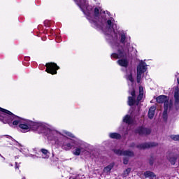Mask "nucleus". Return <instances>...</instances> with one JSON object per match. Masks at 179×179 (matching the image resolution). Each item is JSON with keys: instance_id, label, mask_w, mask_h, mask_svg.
Segmentation results:
<instances>
[{"instance_id": "f257e3e1", "label": "nucleus", "mask_w": 179, "mask_h": 179, "mask_svg": "<svg viewBox=\"0 0 179 179\" xmlns=\"http://www.w3.org/2000/svg\"><path fill=\"white\" fill-rule=\"evenodd\" d=\"M83 12L86 15L87 19L91 23L93 27L96 29H101L103 30L105 34L108 36L106 38L110 39V36L113 38V41L118 40V34L115 31L116 24H114V18L110 17L107 20V15H106V11H100V8H95L89 6L87 0H74Z\"/></svg>"}, {"instance_id": "f03ea898", "label": "nucleus", "mask_w": 179, "mask_h": 179, "mask_svg": "<svg viewBox=\"0 0 179 179\" xmlns=\"http://www.w3.org/2000/svg\"><path fill=\"white\" fill-rule=\"evenodd\" d=\"M0 121L3 124H8L10 127L18 125L21 132L24 134L30 131H35L38 134H44L48 131V124H47L23 119L2 108H0Z\"/></svg>"}, {"instance_id": "7ed1b4c3", "label": "nucleus", "mask_w": 179, "mask_h": 179, "mask_svg": "<svg viewBox=\"0 0 179 179\" xmlns=\"http://www.w3.org/2000/svg\"><path fill=\"white\" fill-rule=\"evenodd\" d=\"M74 147V150L72 151L74 156H80L83 153L86 152L87 149V144L82 140H72L71 138H66L65 141L62 145V149L63 150H71Z\"/></svg>"}, {"instance_id": "20e7f679", "label": "nucleus", "mask_w": 179, "mask_h": 179, "mask_svg": "<svg viewBox=\"0 0 179 179\" xmlns=\"http://www.w3.org/2000/svg\"><path fill=\"white\" fill-rule=\"evenodd\" d=\"M128 50L125 51L118 50L117 53H113L111 55V58H115V59H119V60H117L118 65H120V66L127 68V66H128V64H129L128 59H127V55H128Z\"/></svg>"}, {"instance_id": "39448f33", "label": "nucleus", "mask_w": 179, "mask_h": 179, "mask_svg": "<svg viewBox=\"0 0 179 179\" xmlns=\"http://www.w3.org/2000/svg\"><path fill=\"white\" fill-rule=\"evenodd\" d=\"M126 79L129 80V85H131L129 93L131 96L128 97V104L129 106H134V104H138L136 101H135V89L134 88V78H132V74L126 76Z\"/></svg>"}, {"instance_id": "423d86ee", "label": "nucleus", "mask_w": 179, "mask_h": 179, "mask_svg": "<svg viewBox=\"0 0 179 179\" xmlns=\"http://www.w3.org/2000/svg\"><path fill=\"white\" fill-rule=\"evenodd\" d=\"M145 62H141L139 65L137 66V83H141V78H142V73L146 72L148 68L146 67Z\"/></svg>"}, {"instance_id": "0eeeda50", "label": "nucleus", "mask_w": 179, "mask_h": 179, "mask_svg": "<svg viewBox=\"0 0 179 179\" xmlns=\"http://www.w3.org/2000/svg\"><path fill=\"white\" fill-rule=\"evenodd\" d=\"M113 151L117 156H126L127 157H134L135 156L134 151L129 150L113 149Z\"/></svg>"}, {"instance_id": "6e6552de", "label": "nucleus", "mask_w": 179, "mask_h": 179, "mask_svg": "<svg viewBox=\"0 0 179 179\" xmlns=\"http://www.w3.org/2000/svg\"><path fill=\"white\" fill-rule=\"evenodd\" d=\"M45 66V72L50 73L51 75H57V71L59 69V66H58L55 63H47Z\"/></svg>"}, {"instance_id": "1a4fd4ad", "label": "nucleus", "mask_w": 179, "mask_h": 179, "mask_svg": "<svg viewBox=\"0 0 179 179\" xmlns=\"http://www.w3.org/2000/svg\"><path fill=\"white\" fill-rule=\"evenodd\" d=\"M157 143L155 142L144 143L136 145V148H137V149H139L140 150H144L145 149H149V148H155V146H157Z\"/></svg>"}, {"instance_id": "9d476101", "label": "nucleus", "mask_w": 179, "mask_h": 179, "mask_svg": "<svg viewBox=\"0 0 179 179\" xmlns=\"http://www.w3.org/2000/svg\"><path fill=\"white\" fill-rule=\"evenodd\" d=\"M157 103H164V108H169V97L165 95H160L158 97H157Z\"/></svg>"}, {"instance_id": "9b49d317", "label": "nucleus", "mask_w": 179, "mask_h": 179, "mask_svg": "<svg viewBox=\"0 0 179 179\" xmlns=\"http://www.w3.org/2000/svg\"><path fill=\"white\" fill-rule=\"evenodd\" d=\"M50 135L53 141H55L56 143H58V142L61 141L62 138H64V134L57 131L56 130L51 131Z\"/></svg>"}, {"instance_id": "f8f14e48", "label": "nucleus", "mask_w": 179, "mask_h": 179, "mask_svg": "<svg viewBox=\"0 0 179 179\" xmlns=\"http://www.w3.org/2000/svg\"><path fill=\"white\" fill-rule=\"evenodd\" d=\"M150 129H147L144 127H139L136 130V134H139V135H149L150 134Z\"/></svg>"}, {"instance_id": "ddd939ff", "label": "nucleus", "mask_w": 179, "mask_h": 179, "mask_svg": "<svg viewBox=\"0 0 179 179\" xmlns=\"http://www.w3.org/2000/svg\"><path fill=\"white\" fill-rule=\"evenodd\" d=\"M120 42L122 44H125V43H127L126 45V47L128 50V48H129V41H127V34H125V33L124 32H121L120 34Z\"/></svg>"}, {"instance_id": "4468645a", "label": "nucleus", "mask_w": 179, "mask_h": 179, "mask_svg": "<svg viewBox=\"0 0 179 179\" xmlns=\"http://www.w3.org/2000/svg\"><path fill=\"white\" fill-rule=\"evenodd\" d=\"M178 157V156H177V155L171 153L168 156V160L173 166H174V164H176V162H177Z\"/></svg>"}, {"instance_id": "2eb2a0df", "label": "nucleus", "mask_w": 179, "mask_h": 179, "mask_svg": "<svg viewBox=\"0 0 179 179\" xmlns=\"http://www.w3.org/2000/svg\"><path fill=\"white\" fill-rule=\"evenodd\" d=\"M123 122L131 125V124H134V118L130 117L129 115H126L123 118Z\"/></svg>"}, {"instance_id": "dca6fc26", "label": "nucleus", "mask_w": 179, "mask_h": 179, "mask_svg": "<svg viewBox=\"0 0 179 179\" xmlns=\"http://www.w3.org/2000/svg\"><path fill=\"white\" fill-rule=\"evenodd\" d=\"M155 111H156V106H153L149 108L148 117L150 120H152V118L155 117Z\"/></svg>"}, {"instance_id": "f3484780", "label": "nucleus", "mask_w": 179, "mask_h": 179, "mask_svg": "<svg viewBox=\"0 0 179 179\" xmlns=\"http://www.w3.org/2000/svg\"><path fill=\"white\" fill-rule=\"evenodd\" d=\"M143 176L145 178H155V177H156V175H155V173L150 171H145Z\"/></svg>"}, {"instance_id": "a211bd4d", "label": "nucleus", "mask_w": 179, "mask_h": 179, "mask_svg": "<svg viewBox=\"0 0 179 179\" xmlns=\"http://www.w3.org/2000/svg\"><path fill=\"white\" fill-rule=\"evenodd\" d=\"M41 152L42 153V159H48L50 157V152L47 150L42 148L41 149Z\"/></svg>"}, {"instance_id": "6ab92c4d", "label": "nucleus", "mask_w": 179, "mask_h": 179, "mask_svg": "<svg viewBox=\"0 0 179 179\" xmlns=\"http://www.w3.org/2000/svg\"><path fill=\"white\" fill-rule=\"evenodd\" d=\"M174 98H175L176 104H178V103H179V90H178V87L176 88V90H175Z\"/></svg>"}, {"instance_id": "aec40b11", "label": "nucleus", "mask_w": 179, "mask_h": 179, "mask_svg": "<svg viewBox=\"0 0 179 179\" xmlns=\"http://www.w3.org/2000/svg\"><path fill=\"white\" fill-rule=\"evenodd\" d=\"M143 99V87H139V95L137 97V101H141Z\"/></svg>"}, {"instance_id": "412c9836", "label": "nucleus", "mask_w": 179, "mask_h": 179, "mask_svg": "<svg viewBox=\"0 0 179 179\" xmlns=\"http://www.w3.org/2000/svg\"><path fill=\"white\" fill-rule=\"evenodd\" d=\"M109 136L112 139H121V134L118 133H110Z\"/></svg>"}, {"instance_id": "4be33fe9", "label": "nucleus", "mask_w": 179, "mask_h": 179, "mask_svg": "<svg viewBox=\"0 0 179 179\" xmlns=\"http://www.w3.org/2000/svg\"><path fill=\"white\" fill-rule=\"evenodd\" d=\"M113 167H114V164H109L108 166L104 168L103 173H106L107 174H108V173H110V171H111V170L113 169Z\"/></svg>"}, {"instance_id": "5701e85b", "label": "nucleus", "mask_w": 179, "mask_h": 179, "mask_svg": "<svg viewBox=\"0 0 179 179\" xmlns=\"http://www.w3.org/2000/svg\"><path fill=\"white\" fill-rule=\"evenodd\" d=\"M131 173V168H127L123 173V177H128Z\"/></svg>"}, {"instance_id": "b1692460", "label": "nucleus", "mask_w": 179, "mask_h": 179, "mask_svg": "<svg viewBox=\"0 0 179 179\" xmlns=\"http://www.w3.org/2000/svg\"><path fill=\"white\" fill-rule=\"evenodd\" d=\"M169 108H164V113H163V118L164 121H167V110Z\"/></svg>"}, {"instance_id": "393cba45", "label": "nucleus", "mask_w": 179, "mask_h": 179, "mask_svg": "<svg viewBox=\"0 0 179 179\" xmlns=\"http://www.w3.org/2000/svg\"><path fill=\"white\" fill-rule=\"evenodd\" d=\"M64 134L67 136H69L70 138H75V136L72 134V133L69 132V131H64Z\"/></svg>"}, {"instance_id": "a878e982", "label": "nucleus", "mask_w": 179, "mask_h": 179, "mask_svg": "<svg viewBox=\"0 0 179 179\" xmlns=\"http://www.w3.org/2000/svg\"><path fill=\"white\" fill-rule=\"evenodd\" d=\"M128 162H129V158H124L123 159V163L124 164H128Z\"/></svg>"}, {"instance_id": "bb28decb", "label": "nucleus", "mask_w": 179, "mask_h": 179, "mask_svg": "<svg viewBox=\"0 0 179 179\" xmlns=\"http://www.w3.org/2000/svg\"><path fill=\"white\" fill-rule=\"evenodd\" d=\"M130 148H135V143H131L129 146Z\"/></svg>"}, {"instance_id": "cd10ccee", "label": "nucleus", "mask_w": 179, "mask_h": 179, "mask_svg": "<svg viewBox=\"0 0 179 179\" xmlns=\"http://www.w3.org/2000/svg\"><path fill=\"white\" fill-rule=\"evenodd\" d=\"M15 169H19V166H17V162H15Z\"/></svg>"}, {"instance_id": "c85d7f7f", "label": "nucleus", "mask_w": 179, "mask_h": 179, "mask_svg": "<svg viewBox=\"0 0 179 179\" xmlns=\"http://www.w3.org/2000/svg\"><path fill=\"white\" fill-rule=\"evenodd\" d=\"M150 166H152V164H153V161L150 160Z\"/></svg>"}, {"instance_id": "c756f323", "label": "nucleus", "mask_w": 179, "mask_h": 179, "mask_svg": "<svg viewBox=\"0 0 179 179\" xmlns=\"http://www.w3.org/2000/svg\"><path fill=\"white\" fill-rule=\"evenodd\" d=\"M108 16H110V14H109V13H108Z\"/></svg>"}, {"instance_id": "7c9ffc66", "label": "nucleus", "mask_w": 179, "mask_h": 179, "mask_svg": "<svg viewBox=\"0 0 179 179\" xmlns=\"http://www.w3.org/2000/svg\"><path fill=\"white\" fill-rule=\"evenodd\" d=\"M22 179H26V178H22Z\"/></svg>"}, {"instance_id": "2f4dec72", "label": "nucleus", "mask_w": 179, "mask_h": 179, "mask_svg": "<svg viewBox=\"0 0 179 179\" xmlns=\"http://www.w3.org/2000/svg\"><path fill=\"white\" fill-rule=\"evenodd\" d=\"M8 138H12V137H10V136H8Z\"/></svg>"}]
</instances>
